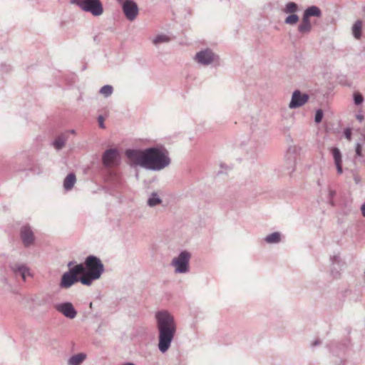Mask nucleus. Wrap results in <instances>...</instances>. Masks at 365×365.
I'll list each match as a JSON object with an SVG mask.
<instances>
[{"instance_id": "obj_1", "label": "nucleus", "mask_w": 365, "mask_h": 365, "mask_svg": "<svg viewBox=\"0 0 365 365\" xmlns=\"http://www.w3.org/2000/svg\"><path fill=\"white\" fill-rule=\"evenodd\" d=\"M131 167L140 166L145 170L160 171L168 167L171 159L168 150L163 145L145 149H127L125 152Z\"/></svg>"}, {"instance_id": "obj_2", "label": "nucleus", "mask_w": 365, "mask_h": 365, "mask_svg": "<svg viewBox=\"0 0 365 365\" xmlns=\"http://www.w3.org/2000/svg\"><path fill=\"white\" fill-rule=\"evenodd\" d=\"M158 330V349L162 353L170 347L176 333L177 326L173 316L167 311H160L155 314Z\"/></svg>"}, {"instance_id": "obj_3", "label": "nucleus", "mask_w": 365, "mask_h": 365, "mask_svg": "<svg viewBox=\"0 0 365 365\" xmlns=\"http://www.w3.org/2000/svg\"><path fill=\"white\" fill-rule=\"evenodd\" d=\"M77 265H81L83 268L81 271L82 284L83 285H91L93 282L100 279L104 272L103 264L98 257L94 255L88 256L84 263H80Z\"/></svg>"}, {"instance_id": "obj_4", "label": "nucleus", "mask_w": 365, "mask_h": 365, "mask_svg": "<svg viewBox=\"0 0 365 365\" xmlns=\"http://www.w3.org/2000/svg\"><path fill=\"white\" fill-rule=\"evenodd\" d=\"M321 16L322 11L318 6H311L307 7L303 13L300 24L298 25V32L302 36L309 34L312 29L310 18L312 16L320 17Z\"/></svg>"}, {"instance_id": "obj_5", "label": "nucleus", "mask_w": 365, "mask_h": 365, "mask_svg": "<svg viewBox=\"0 0 365 365\" xmlns=\"http://www.w3.org/2000/svg\"><path fill=\"white\" fill-rule=\"evenodd\" d=\"M81 265H75L65 272L61 279L59 286L62 289H68L76 283L80 282L82 283L83 277L81 271L83 270Z\"/></svg>"}, {"instance_id": "obj_6", "label": "nucleus", "mask_w": 365, "mask_h": 365, "mask_svg": "<svg viewBox=\"0 0 365 365\" xmlns=\"http://www.w3.org/2000/svg\"><path fill=\"white\" fill-rule=\"evenodd\" d=\"M70 2L94 16H99L103 13V4L100 0H71Z\"/></svg>"}, {"instance_id": "obj_7", "label": "nucleus", "mask_w": 365, "mask_h": 365, "mask_svg": "<svg viewBox=\"0 0 365 365\" xmlns=\"http://www.w3.org/2000/svg\"><path fill=\"white\" fill-rule=\"evenodd\" d=\"M190 253L186 250L182 251L177 257H175L171 262L172 266L175 268L177 273H186L189 270V261Z\"/></svg>"}, {"instance_id": "obj_8", "label": "nucleus", "mask_w": 365, "mask_h": 365, "mask_svg": "<svg viewBox=\"0 0 365 365\" xmlns=\"http://www.w3.org/2000/svg\"><path fill=\"white\" fill-rule=\"evenodd\" d=\"M219 57L211 49L206 48L195 54V60L200 65L208 66L217 61Z\"/></svg>"}, {"instance_id": "obj_9", "label": "nucleus", "mask_w": 365, "mask_h": 365, "mask_svg": "<svg viewBox=\"0 0 365 365\" xmlns=\"http://www.w3.org/2000/svg\"><path fill=\"white\" fill-rule=\"evenodd\" d=\"M122 10L126 19L129 21H133L138 14V6L133 0H125L122 4Z\"/></svg>"}, {"instance_id": "obj_10", "label": "nucleus", "mask_w": 365, "mask_h": 365, "mask_svg": "<svg viewBox=\"0 0 365 365\" xmlns=\"http://www.w3.org/2000/svg\"><path fill=\"white\" fill-rule=\"evenodd\" d=\"M55 309L62 314L68 319H73L77 315V311L74 308L73 304L69 302L58 303L54 305Z\"/></svg>"}, {"instance_id": "obj_11", "label": "nucleus", "mask_w": 365, "mask_h": 365, "mask_svg": "<svg viewBox=\"0 0 365 365\" xmlns=\"http://www.w3.org/2000/svg\"><path fill=\"white\" fill-rule=\"evenodd\" d=\"M119 153L116 148L107 149L102 155V162L105 167L110 168L118 163Z\"/></svg>"}, {"instance_id": "obj_12", "label": "nucleus", "mask_w": 365, "mask_h": 365, "mask_svg": "<svg viewBox=\"0 0 365 365\" xmlns=\"http://www.w3.org/2000/svg\"><path fill=\"white\" fill-rule=\"evenodd\" d=\"M309 96L307 93H302L299 90H295L292 95L291 101L289 103L290 109H294L304 106L309 100Z\"/></svg>"}, {"instance_id": "obj_13", "label": "nucleus", "mask_w": 365, "mask_h": 365, "mask_svg": "<svg viewBox=\"0 0 365 365\" xmlns=\"http://www.w3.org/2000/svg\"><path fill=\"white\" fill-rule=\"evenodd\" d=\"M331 260V269L330 273L331 275L334 279H337L341 275V267L343 266V262L339 255H335L330 257Z\"/></svg>"}, {"instance_id": "obj_14", "label": "nucleus", "mask_w": 365, "mask_h": 365, "mask_svg": "<svg viewBox=\"0 0 365 365\" xmlns=\"http://www.w3.org/2000/svg\"><path fill=\"white\" fill-rule=\"evenodd\" d=\"M21 238L25 247L31 246L34 242V235L29 225H25L21 229Z\"/></svg>"}, {"instance_id": "obj_15", "label": "nucleus", "mask_w": 365, "mask_h": 365, "mask_svg": "<svg viewBox=\"0 0 365 365\" xmlns=\"http://www.w3.org/2000/svg\"><path fill=\"white\" fill-rule=\"evenodd\" d=\"M11 269L16 276H21L24 281H26V275H30L29 267L24 264L17 263L11 265Z\"/></svg>"}, {"instance_id": "obj_16", "label": "nucleus", "mask_w": 365, "mask_h": 365, "mask_svg": "<svg viewBox=\"0 0 365 365\" xmlns=\"http://www.w3.org/2000/svg\"><path fill=\"white\" fill-rule=\"evenodd\" d=\"M338 174L342 173V156L338 148H332L331 150Z\"/></svg>"}, {"instance_id": "obj_17", "label": "nucleus", "mask_w": 365, "mask_h": 365, "mask_svg": "<svg viewBox=\"0 0 365 365\" xmlns=\"http://www.w3.org/2000/svg\"><path fill=\"white\" fill-rule=\"evenodd\" d=\"M86 354L84 353H78L71 356L68 361V365H81L86 359Z\"/></svg>"}, {"instance_id": "obj_18", "label": "nucleus", "mask_w": 365, "mask_h": 365, "mask_svg": "<svg viewBox=\"0 0 365 365\" xmlns=\"http://www.w3.org/2000/svg\"><path fill=\"white\" fill-rule=\"evenodd\" d=\"M68 140V135L66 134H61L56 138V139L53 141L52 145L57 150H61L66 144V142Z\"/></svg>"}, {"instance_id": "obj_19", "label": "nucleus", "mask_w": 365, "mask_h": 365, "mask_svg": "<svg viewBox=\"0 0 365 365\" xmlns=\"http://www.w3.org/2000/svg\"><path fill=\"white\" fill-rule=\"evenodd\" d=\"M76 182V175L73 173H69L63 180V187L66 190H71Z\"/></svg>"}, {"instance_id": "obj_20", "label": "nucleus", "mask_w": 365, "mask_h": 365, "mask_svg": "<svg viewBox=\"0 0 365 365\" xmlns=\"http://www.w3.org/2000/svg\"><path fill=\"white\" fill-rule=\"evenodd\" d=\"M282 235L279 232H272L267 235L264 238V241L267 244H277L281 242Z\"/></svg>"}, {"instance_id": "obj_21", "label": "nucleus", "mask_w": 365, "mask_h": 365, "mask_svg": "<svg viewBox=\"0 0 365 365\" xmlns=\"http://www.w3.org/2000/svg\"><path fill=\"white\" fill-rule=\"evenodd\" d=\"M299 10V5L294 1L287 2L282 9V11L284 14H296Z\"/></svg>"}, {"instance_id": "obj_22", "label": "nucleus", "mask_w": 365, "mask_h": 365, "mask_svg": "<svg viewBox=\"0 0 365 365\" xmlns=\"http://www.w3.org/2000/svg\"><path fill=\"white\" fill-rule=\"evenodd\" d=\"M295 170V159L293 156L289 157L285 162L284 173L291 175Z\"/></svg>"}, {"instance_id": "obj_23", "label": "nucleus", "mask_w": 365, "mask_h": 365, "mask_svg": "<svg viewBox=\"0 0 365 365\" xmlns=\"http://www.w3.org/2000/svg\"><path fill=\"white\" fill-rule=\"evenodd\" d=\"M162 202V200L160 198L156 192H152L148 199L147 204L149 207H155L160 205Z\"/></svg>"}, {"instance_id": "obj_24", "label": "nucleus", "mask_w": 365, "mask_h": 365, "mask_svg": "<svg viewBox=\"0 0 365 365\" xmlns=\"http://www.w3.org/2000/svg\"><path fill=\"white\" fill-rule=\"evenodd\" d=\"M362 23L361 21H356L352 26V34L355 38L359 39L361 36Z\"/></svg>"}, {"instance_id": "obj_25", "label": "nucleus", "mask_w": 365, "mask_h": 365, "mask_svg": "<svg viewBox=\"0 0 365 365\" xmlns=\"http://www.w3.org/2000/svg\"><path fill=\"white\" fill-rule=\"evenodd\" d=\"M284 19V23L288 25H295L299 19V16L297 14H289Z\"/></svg>"}, {"instance_id": "obj_26", "label": "nucleus", "mask_w": 365, "mask_h": 365, "mask_svg": "<svg viewBox=\"0 0 365 365\" xmlns=\"http://www.w3.org/2000/svg\"><path fill=\"white\" fill-rule=\"evenodd\" d=\"M113 92V88L110 85L103 86L99 91V93L106 98L110 96Z\"/></svg>"}, {"instance_id": "obj_27", "label": "nucleus", "mask_w": 365, "mask_h": 365, "mask_svg": "<svg viewBox=\"0 0 365 365\" xmlns=\"http://www.w3.org/2000/svg\"><path fill=\"white\" fill-rule=\"evenodd\" d=\"M355 151L356 155L359 158V160L361 163H365V153L362 152L361 145L359 143L356 144Z\"/></svg>"}, {"instance_id": "obj_28", "label": "nucleus", "mask_w": 365, "mask_h": 365, "mask_svg": "<svg viewBox=\"0 0 365 365\" xmlns=\"http://www.w3.org/2000/svg\"><path fill=\"white\" fill-rule=\"evenodd\" d=\"M170 41V38L165 34H160L158 35L153 41V43L155 45L162 43H166Z\"/></svg>"}, {"instance_id": "obj_29", "label": "nucleus", "mask_w": 365, "mask_h": 365, "mask_svg": "<svg viewBox=\"0 0 365 365\" xmlns=\"http://www.w3.org/2000/svg\"><path fill=\"white\" fill-rule=\"evenodd\" d=\"M354 101L356 106L361 105L364 101L363 96L359 92H355L354 93Z\"/></svg>"}, {"instance_id": "obj_30", "label": "nucleus", "mask_w": 365, "mask_h": 365, "mask_svg": "<svg viewBox=\"0 0 365 365\" xmlns=\"http://www.w3.org/2000/svg\"><path fill=\"white\" fill-rule=\"evenodd\" d=\"M323 116H324V113L322 111V110L321 109H318L317 111H316V113H315V116H314V121L317 123H319L322 122V120L323 118Z\"/></svg>"}, {"instance_id": "obj_31", "label": "nucleus", "mask_w": 365, "mask_h": 365, "mask_svg": "<svg viewBox=\"0 0 365 365\" xmlns=\"http://www.w3.org/2000/svg\"><path fill=\"white\" fill-rule=\"evenodd\" d=\"M344 136L349 140L351 138V130L350 128H346L344 132Z\"/></svg>"}, {"instance_id": "obj_32", "label": "nucleus", "mask_w": 365, "mask_h": 365, "mask_svg": "<svg viewBox=\"0 0 365 365\" xmlns=\"http://www.w3.org/2000/svg\"><path fill=\"white\" fill-rule=\"evenodd\" d=\"M98 122L101 128H105L104 118L102 115L98 117Z\"/></svg>"}, {"instance_id": "obj_33", "label": "nucleus", "mask_w": 365, "mask_h": 365, "mask_svg": "<svg viewBox=\"0 0 365 365\" xmlns=\"http://www.w3.org/2000/svg\"><path fill=\"white\" fill-rule=\"evenodd\" d=\"M336 195V192L333 190H329V202L331 205H334V202L332 201L333 197Z\"/></svg>"}, {"instance_id": "obj_34", "label": "nucleus", "mask_w": 365, "mask_h": 365, "mask_svg": "<svg viewBox=\"0 0 365 365\" xmlns=\"http://www.w3.org/2000/svg\"><path fill=\"white\" fill-rule=\"evenodd\" d=\"M361 215L365 217V202L361 206Z\"/></svg>"}, {"instance_id": "obj_35", "label": "nucleus", "mask_w": 365, "mask_h": 365, "mask_svg": "<svg viewBox=\"0 0 365 365\" xmlns=\"http://www.w3.org/2000/svg\"><path fill=\"white\" fill-rule=\"evenodd\" d=\"M356 119L359 120L360 122L362 121V120L364 119V116L361 115V114H358L356 115Z\"/></svg>"}, {"instance_id": "obj_36", "label": "nucleus", "mask_w": 365, "mask_h": 365, "mask_svg": "<svg viewBox=\"0 0 365 365\" xmlns=\"http://www.w3.org/2000/svg\"><path fill=\"white\" fill-rule=\"evenodd\" d=\"M321 341L319 340H315L312 344V346H317L319 344H320Z\"/></svg>"}, {"instance_id": "obj_37", "label": "nucleus", "mask_w": 365, "mask_h": 365, "mask_svg": "<svg viewBox=\"0 0 365 365\" xmlns=\"http://www.w3.org/2000/svg\"><path fill=\"white\" fill-rule=\"evenodd\" d=\"M354 181H355V182H356V184L359 183V182H360V178H359V176H357V175H355V176H354Z\"/></svg>"}, {"instance_id": "obj_38", "label": "nucleus", "mask_w": 365, "mask_h": 365, "mask_svg": "<svg viewBox=\"0 0 365 365\" xmlns=\"http://www.w3.org/2000/svg\"><path fill=\"white\" fill-rule=\"evenodd\" d=\"M75 264V262H73V261H71V262H69L68 263V267H69V269H70V268H71V267H74V266H73V264Z\"/></svg>"}, {"instance_id": "obj_39", "label": "nucleus", "mask_w": 365, "mask_h": 365, "mask_svg": "<svg viewBox=\"0 0 365 365\" xmlns=\"http://www.w3.org/2000/svg\"><path fill=\"white\" fill-rule=\"evenodd\" d=\"M121 365H135L134 363L133 362H126V363H124Z\"/></svg>"}, {"instance_id": "obj_40", "label": "nucleus", "mask_w": 365, "mask_h": 365, "mask_svg": "<svg viewBox=\"0 0 365 365\" xmlns=\"http://www.w3.org/2000/svg\"><path fill=\"white\" fill-rule=\"evenodd\" d=\"M68 132H69L70 133H72V134L76 133L75 130H70Z\"/></svg>"}]
</instances>
